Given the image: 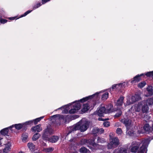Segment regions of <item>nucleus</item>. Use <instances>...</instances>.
<instances>
[{"mask_svg": "<svg viewBox=\"0 0 153 153\" xmlns=\"http://www.w3.org/2000/svg\"><path fill=\"white\" fill-rule=\"evenodd\" d=\"M143 144L142 146L140 148L139 150H138L139 147L140 146L141 143L140 141L138 142H133L131 143V146L130 148V150L131 152H136L138 151V153H141V152H140V148L142 146L146 147L147 149V144L146 143V142L145 141V142L143 141L142 142ZM147 151V149H146Z\"/></svg>", "mask_w": 153, "mask_h": 153, "instance_id": "obj_3", "label": "nucleus"}, {"mask_svg": "<svg viewBox=\"0 0 153 153\" xmlns=\"http://www.w3.org/2000/svg\"><path fill=\"white\" fill-rule=\"evenodd\" d=\"M11 146V143L8 142L6 144L5 147L3 149V152L5 153H8L10 150V147Z\"/></svg>", "mask_w": 153, "mask_h": 153, "instance_id": "obj_12", "label": "nucleus"}, {"mask_svg": "<svg viewBox=\"0 0 153 153\" xmlns=\"http://www.w3.org/2000/svg\"><path fill=\"white\" fill-rule=\"evenodd\" d=\"M128 148H122L120 150V153H127Z\"/></svg>", "mask_w": 153, "mask_h": 153, "instance_id": "obj_28", "label": "nucleus"}, {"mask_svg": "<svg viewBox=\"0 0 153 153\" xmlns=\"http://www.w3.org/2000/svg\"><path fill=\"white\" fill-rule=\"evenodd\" d=\"M90 105L88 104H85L83 105V108L82 111V112H85L87 111L90 108Z\"/></svg>", "mask_w": 153, "mask_h": 153, "instance_id": "obj_20", "label": "nucleus"}, {"mask_svg": "<svg viewBox=\"0 0 153 153\" xmlns=\"http://www.w3.org/2000/svg\"><path fill=\"white\" fill-rule=\"evenodd\" d=\"M40 136V134L38 133L35 134L33 137L32 139L33 140L35 141L39 138Z\"/></svg>", "mask_w": 153, "mask_h": 153, "instance_id": "obj_27", "label": "nucleus"}, {"mask_svg": "<svg viewBox=\"0 0 153 153\" xmlns=\"http://www.w3.org/2000/svg\"><path fill=\"white\" fill-rule=\"evenodd\" d=\"M8 128H6L2 130L0 133L2 135V137L3 135H5L7 134H8Z\"/></svg>", "mask_w": 153, "mask_h": 153, "instance_id": "obj_21", "label": "nucleus"}, {"mask_svg": "<svg viewBox=\"0 0 153 153\" xmlns=\"http://www.w3.org/2000/svg\"><path fill=\"white\" fill-rule=\"evenodd\" d=\"M41 5V4L40 3H39L37 4L36 5H35L33 8V10H34L35 9L38 8Z\"/></svg>", "mask_w": 153, "mask_h": 153, "instance_id": "obj_43", "label": "nucleus"}, {"mask_svg": "<svg viewBox=\"0 0 153 153\" xmlns=\"http://www.w3.org/2000/svg\"><path fill=\"white\" fill-rule=\"evenodd\" d=\"M103 125L105 127H108L110 126V123L109 122L107 121L104 123Z\"/></svg>", "mask_w": 153, "mask_h": 153, "instance_id": "obj_41", "label": "nucleus"}, {"mask_svg": "<svg viewBox=\"0 0 153 153\" xmlns=\"http://www.w3.org/2000/svg\"><path fill=\"white\" fill-rule=\"evenodd\" d=\"M19 153H23L22 152H20Z\"/></svg>", "mask_w": 153, "mask_h": 153, "instance_id": "obj_51", "label": "nucleus"}, {"mask_svg": "<svg viewBox=\"0 0 153 153\" xmlns=\"http://www.w3.org/2000/svg\"><path fill=\"white\" fill-rule=\"evenodd\" d=\"M125 84L124 83H120L113 85L112 88L113 89H116L117 90H119L124 87Z\"/></svg>", "mask_w": 153, "mask_h": 153, "instance_id": "obj_11", "label": "nucleus"}, {"mask_svg": "<svg viewBox=\"0 0 153 153\" xmlns=\"http://www.w3.org/2000/svg\"><path fill=\"white\" fill-rule=\"evenodd\" d=\"M65 116H61L59 114H56L52 116V118L54 119L55 120H57L58 119L61 120V119H64Z\"/></svg>", "mask_w": 153, "mask_h": 153, "instance_id": "obj_18", "label": "nucleus"}, {"mask_svg": "<svg viewBox=\"0 0 153 153\" xmlns=\"http://www.w3.org/2000/svg\"><path fill=\"white\" fill-rule=\"evenodd\" d=\"M144 130L142 131L138 130V133L139 134L143 133L145 131H147L149 132H152V131L151 130V128H150L149 125L148 124H145L143 127Z\"/></svg>", "mask_w": 153, "mask_h": 153, "instance_id": "obj_8", "label": "nucleus"}, {"mask_svg": "<svg viewBox=\"0 0 153 153\" xmlns=\"http://www.w3.org/2000/svg\"><path fill=\"white\" fill-rule=\"evenodd\" d=\"M146 102L143 101L131 107V110L137 112H140L141 110L143 113H146L149 110V107L146 105Z\"/></svg>", "mask_w": 153, "mask_h": 153, "instance_id": "obj_2", "label": "nucleus"}, {"mask_svg": "<svg viewBox=\"0 0 153 153\" xmlns=\"http://www.w3.org/2000/svg\"><path fill=\"white\" fill-rule=\"evenodd\" d=\"M121 122L123 123L127 127V131L126 133L129 135H132L133 133V132H130L129 130L128 129V127L131 125V121L127 118H124L120 120Z\"/></svg>", "mask_w": 153, "mask_h": 153, "instance_id": "obj_6", "label": "nucleus"}, {"mask_svg": "<svg viewBox=\"0 0 153 153\" xmlns=\"http://www.w3.org/2000/svg\"><path fill=\"white\" fill-rule=\"evenodd\" d=\"M105 111V108L104 107H100L97 111V114L99 116H102V114Z\"/></svg>", "mask_w": 153, "mask_h": 153, "instance_id": "obj_14", "label": "nucleus"}, {"mask_svg": "<svg viewBox=\"0 0 153 153\" xmlns=\"http://www.w3.org/2000/svg\"><path fill=\"white\" fill-rule=\"evenodd\" d=\"M146 75L148 76H152L153 77V71L147 73L146 74Z\"/></svg>", "mask_w": 153, "mask_h": 153, "instance_id": "obj_37", "label": "nucleus"}, {"mask_svg": "<svg viewBox=\"0 0 153 153\" xmlns=\"http://www.w3.org/2000/svg\"><path fill=\"white\" fill-rule=\"evenodd\" d=\"M108 92H105L102 94L101 99L102 100H105L108 98Z\"/></svg>", "mask_w": 153, "mask_h": 153, "instance_id": "obj_26", "label": "nucleus"}, {"mask_svg": "<svg viewBox=\"0 0 153 153\" xmlns=\"http://www.w3.org/2000/svg\"><path fill=\"white\" fill-rule=\"evenodd\" d=\"M44 117V116H42L33 120V122H34V124H36L38 122H39L41 119H43Z\"/></svg>", "mask_w": 153, "mask_h": 153, "instance_id": "obj_29", "label": "nucleus"}, {"mask_svg": "<svg viewBox=\"0 0 153 153\" xmlns=\"http://www.w3.org/2000/svg\"><path fill=\"white\" fill-rule=\"evenodd\" d=\"M124 98L123 97H120L117 100L116 103L117 105H121L123 102Z\"/></svg>", "mask_w": 153, "mask_h": 153, "instance_id": "obj_24", "label": "nucleus"}, {"mask_svg": "<svg viewBox=\"0 0 153 153\" xmlns=\"http://www.w3.org/2000/svg\"><path fill=\"white\" fill-rule=\"evenodd\" d=\"M53 130L50 127H48L45 131L43 134V136H48V135L52 134L53 133Z\"/></svg>", "mask_w": 153, "mask_h": 153, "instance_id": "obj_9", "label": "nucleus"}, {"mask_svg": "<svg viewBox=\"0 0 153 153\" xmlns=\"http://www.w3.org/2000/svg\"><path fill=\"white\" fill-rule=\"evenodd\" d=\"M0 153H1L0 152Z\"/></svg>", "mask_w": 153, "mask_h": 153, "instance_id": "obj_53", "label": "nucleus"}, {"mask_svg": "<svg viewBox=\"0 0 153 153\" xmlns=\"http://www.w3.org/2000/svg\"><path fill=\"white\" fill-rule=\"evenodd\" d=\"M99 128H95L93 129L92 130V132L93 134H95L98 133Z\"/></svg>", "mask_w": 153, "mask_h": 153, "instance_id": "obj_38", "label": "nucleus"}, {"mask_svg": "<svg viewBox=\"0 0 153 153\" xmlns=\"http://www.w3.org/2000/svg\"><path fill=\"white\" fill-rule=\"evenodd\" d=\"M59 137L57 136H53L49 138V141L51 143H55L58 140Z\"/></svg>", "mask_w": 153, "mask_h": 153, "instance_id": "obj_19", "label": "nucleus"}, {"mask_svg": "<svg viewBox=\"0 0 153 153\" xmlns=\"http://www.w3.org/2000/svg\"><path fill=\"white\" fill-rule=\"evenodd\" d=\"M27 146L31 151H33L35 149V146L33 144L31 143H29L27 144Z\"/></svg>", "mask_w": 153, "mask_h": 153, "instance_id": "obj_23", "label": "nucleus"}, {"mask_svg": "<svg viewBox=\"0 0 153 153\" xmlns=\"http://www.w3.org/2000/svg\"><path fill=\"white\" fill-rule=\"evenodd\" d=\"M116 132L118 134H121L122 133L121 129L120 128H118L116 130Z\"/></svg>", "mask_w": 153, "mask_h": 153, "instance_id": "obj_36", "label": "nucleus"}, {"mask_svg": "<svg viewBox=\"0 0 153 153\" xmlns=\"http://www.w3.org/2000/svg\"><path fill=\"white\" fill-rule=\"evenodd\" d=\"M147 90L149 94V95H153V89L152 87L149 86L147 88Z\"/></svg>", "mask_w": 153, "mask_h": 153, "instance_id": "obj_25", "label": "nucleus"}, {"mask_svg": "<svg viewBox=\"0 0 153 153\" xmlns=\"http://www.w3.org/2000/svg\"><path fill=\"white\" fill-rule=\"evenodd\" d=\"M69 104L68 105H65L63 107L61 108H59L58 109H64L62 113H64L67 114L68 112V111L69 109Z\"/></svg>", "mask_w": 153, "mask_h": 153, "instance_id": "obj_17", "label": "nucleus"}, {"mask_svg": "<svg viewBox=\"0 0 153 153\" xmlns=\"http://www.w3.org/2000/svg\"><path fill=\"white\" fill-rule=\"evenodd\" d=\"M98 119H99V120H100V121H102H102H104V120L103 119H102V118H99Z\"/></svg>", "mask_w": 153, "mask_h": 153, "instance_id": "obj_48", "label": "nucleus"}, {"mask_svg": "<svg viewBox=\"0 0 153 153\" xmlns=\"http://www.w3.org/2000/svg\"><path fill=\"white\" fill-rule=\"evenodd\" d=\"M50 0H42V4H44L46 2L49 1Z\"/></svg>", "mask_w": 153, "mask_h": 153, "instance_id": "obj_47", "label": "nucleus"}, {"mask_svg": "<svg viewBox=\"0 0 153 153\" xmlns=\"http://www.w3.org/2000/svg\"><path fill=\"white\" fill-rule=\"evenodd\" d=\"M141 99L140 96L138 94H135L130 98H129L126 103L124 105L125 106L129 105L136 101H138Z\"/></svg>", "mask_w": 153, "mask_h": 153, "instance_id": "obj_5", "label": "nucleus"}, {"mask_svg": "<svg viewBox=\"0 0 153 153\" xmlns=\"http://www.w3.org/2000/svg\"><path fill=\"white\" fill-rule=\"evenodd\" d=\"M151 130L152 131V130L153 131V124L152 125V128H151Z\"/></svg>", "mask_w": 153, "mask_h": 153, "instance_id": "obj_49", "label": "nucleus"}, {"mask_svg": "<svg viewBox=\"0 0 153 153\" xmlns=\"http://www.w3.org/2000/svg\"><path fill=\"white\" fill-rule=\"evenodd\" d=\"M23 125L19 123L12 125V126H10L9 127V128L11 129L15 127V128L17 130H19L21 129Z\"/></svg>", "mask_w": 153, "mask_h": 153, "instance_id": "obj_15", "label": "nucleus"}, {"mask_svg": "<svg viewBox=\"0 0 153 153\" xmlns=\"http://www.w3.org/2000/svg\"><path fill=\"white\" fill-rule=\"evenodd\" d=\"M88 125V122L85 119H83L75 125L70 127L68 134L78 130H79L82 132H84L87 129Z\"/></svg>", "mask_w": 153, "mask_h": 153, "instance_id": "obj_1", "label": "nucleus"}, {"mask_svg": "<svg viewBox=\"0 0 153 153\" xmlns=\"http://www.w3.org/2000/svg\"><path fill=\"white\" fill-rule=\"evenodd\" d=\"M101 93V91H100L99 92H97L96 93H95V94H94L92 95L89 96L88 97H86L85 98H82V99H81L79 100V101L81 102H84L88 100L89 99L91 98L92 97H94V96H97L100 93Z\"/></svg>", "mask_w": 153, "mask_h": 153, "instance_id": "obj_13", "label": "nucleus"}, {"mask_svg": "<svg viewBox=\"0 0 153 153\" xmlns=\"http://www.w3.org/2000/svg\"><path fill=\"white\" fill-rule=\"evenodd\" d=\"M97 141L98 143H103L105 141L103 138L99 137L97 138Z\"/></svg>", "mask_w": 153, "mask_h": 153, "instance_id": "obj_34", "label": "nucleus"}, {"mask_svg": "<svg viewBox=\"0 0 153 153\" xmlns=\"http://www.w3.org/2000/svg\"><path fill=\"white\" fill-rule=\"evenodd\" d=\"M142 75L143 74H141L140 75H138L136 76L134 78L133 80L131 81V83H134L139 81L140 80V76H142Z\"/></svg>", "mask_w": 153, "mask_h": 153, "instance_id": "obj_16", "label": "nucleus"}, {"mask_svg": "<svg viewBox=\"0 0 153 153\" xmlns=\"http://www.w3.org/2000/svg\"><path fill=\"white\" fill-rule=\"evenodd\" d=\"M10 19L13 20V19H14V18H10Z\"/></svg>", "mask_w": 153, "mask_h": 153, "instance_id": "obj_50", "label": "nucleus"}, {"mask_svg": "<svg viewBox=\"0 0 153 153\" xmlns=\"http://www.w3.org/2000/svg\"><path fill=\"white\" fill-rule=\"evenodd\" d=\"M110 153V152H107V153Z\"/></svg>", "mask_w": 153, "mask_h": 153, "instance_id": "obj_52", "label": "nucleus"}, {"mask_svg": "<svg viewBox=\"0 0 153 153\" xmlns=\"http://www.w3.org/2000/svg\"><path fill=\"white\" fill-rule=\"evenodd\" d=\"M146 83L145 82H143L139 83L138 84V87L141 88L144 86L145 85H146Z\"/></svg>", "mask_w": 153, "mask_h": 153, "instance_id": "obj_33", "label": "nucleus"}, {"mask_svg": "<svg viewBox=\"0 0 153 153\" xmlns=\"http://www.w3.org/2000/svg\"><path fill=\"white\" fill-rule=\"evenodd\" d=\"M80 152L81 153H86L87 152V150L85 148L83 147L80 149Z\"/></svg>", "mask_w": 153, "mask_h": 153, "instance_id": "obj_32", "label": "nucleus"}, {"mask_svg": "<svg viewBox=\"0 0 153 153\" xmlns=\"http://www.w3.org/2000/svg\"><path fill=\"white\" fill-rule=\"evenodd\" d=\"M146 103V105H147L148 107V105H150L153 104V97L149 99H148L146 101L144 100Z\"/></svg>", "mask_w": 153, "mask_h": 153, "instance_id": "obj_22", "label": "nucleus"}, {"mask_svg": "<svg viewBox=\"0 0 153 153\" xmlns=\"http://www.w3.org/2000/svg\"><path fill=\"white\" fill-rule=\"evenodd\" d=\"M44 150L47 152H50L52 151L53 150V149L52 148L50 147L45 149H44Z\"/></svg>", "mask_w": 153, "mask_h": 153, "instance_id": "obj_35", "label": "nucleus"}, {"mask_svg": "<svg viewBox=\"0 0 153 153\" xmlns=\"http://www.w3.org/2000/svg\"><path fill=\"white\" fill-rule=\"evenodd\" d=\"M91 145L94 147H95V146H97V145L94 143V141L92 143Z\"/></svg>", "mask_w": 153, "mask_h": 153, "instance_id": "obj_46", "label": "nucleus"}, {"mask_svg": "<svg viewBox=\"0 0 153 153\" xmlns=\"http://www.w3.org/2000/svg\"><path fill=\"white\" fill-rule=\"evenodd\" d=\"M99 131H98V133L100 134H101L104 132V130L102 128H101L100 129H99Z\"/></svg>", "mask_w": 153, "mask_h": 153, "instance_id": "obj_45", "label": "nucleus"}, {"mask_svg": "<svg viewBox=\"0 0 153 153\" xmlns=\"http://www.w3.org/2000/svg\"><path fill=\"white\" fill-rule=\"evenodd\" d=\"M119 144V141L117 137H114L110 139V142L108 145V149H114Z\"/></svg>", "mask_w": 153, "mask_h": 153, "instance_id": "obj_4", "label": "nucleus"}, {"mask_svg": "<svg viewBox=\"0 0 153 153\" xmlns=\"http://www.w3.org/2000/svg\"><path fill=\"white\" fill-rule=\"evenodd\" d=\"M73 108L71 109L69 111L71 114H74L79 110L80 108L81 105L79 101L76 102L75 103H74Z\"/></svg>", "mask_w": 153, "mask_h": 153, "instance_id": "obj_7", "label": "nucleus"}, {"mask_svg": "<svg viewBox=\"0 0 153 153\" xmlns=\"http://www.w3.org/2000/svg\"><path fill=\"white\" fill-rule=\"evenodd\" d=\"M141 153H146L147 150L146 147L142 146L140 148V151Z\"/></svg>", "mask_w": 153, "mask_h": 153, "instance_id": "obj_30", "label": "nucleus"}, {"mask_svg": "<svg viewBox=\"0 0 153 153\" xmlns=\"http://www.w3.org/2000/svg\"><path fill=\"white\" fill-rule=\"evenodd\" d=\"M0 22L1 23L4 24L7 22V20L4 19H2L0 20Z\"/></svg>", "mask_w": 153, "mask_h": 153, "instance_id": "obj_44", "label": "nucleus"}, {"mask_svg": "<svg viewBox=\"0 0 153 153\" xmlns=\"http://www.w3.org/2000/svg\"><path fill=\"white\" fill-rule=\"evenodd\" d=\"M28 137V135L27 133H24L22 136V140L23 141H25Z\"/></svg>", "mask_w": 153, "mask_h": 153, "instance_id": "obj_31", "label": "nucleus"}, {"mask_svg": "<svg viewBox=\"0 0 153 153\" xmlns=\"http://www.w3.org/2000/svg\"><path fill=\"white\" fill-rule=\"evenodd\" d=\"M32 131L35 132H39L42 130V128L41 127L40 125H38L36 126H33L31 128Z\"/></svg>", "mask_w": 153, "mask_h": 153, "instance_id": "obj_10", "label": "nucleus"}, {"mask_svg": "<svg viewBox=\"0 0 153 153\" xmlns=\"http://www.w3.org/2000/svg\"><path fill=\"white\" fill-rule=\"evenodd\" d=\"M122 114V111H119L118 113H117L114 115V117H117L120 116Z\"/></svg>", "mask_w": 153, "mask_h": 153, "instance_id": "obj_40", "label": "nucleus"}, {"mask_svg": "<svg viewBox=\"0 0 153 153\" xmlns=\"http://www.w3.org/2000/svg\"><path fill=\"white\" fill-rule=\"evenodd\" d=\"M33 122V120H31L26 122L24 124L26 125H30Z\"/></svg>", "mask_w": 153, "mask_h": 153, "instance_id": "obj_42", "label": "nucleus"}, {"mask_svg": "<svg viewBox=\"0 0 153 153\" xmlns=\"http://www.w3.org/2000/svg\"><path fill=\"white\" fill-rule=\"evenodd\" d=\"M32 11V10H28L24 14L22 15L21 16V17L25 16L27 14L30 13Z\"/></svg>", "mask_w": 153, "mask_h": 153, "instance_id": "obj_39", "label": "nucleus"}]
</instances>
